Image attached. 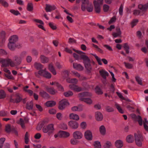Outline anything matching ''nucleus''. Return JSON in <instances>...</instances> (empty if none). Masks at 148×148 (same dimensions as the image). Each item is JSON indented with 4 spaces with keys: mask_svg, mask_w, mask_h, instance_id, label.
<instances>
[{
    "mask_svg": "<svg viewBox=\"0 0 148 148\" xmlns=\"http://www.w3.org/2000/svg\"><path fill=\"white\" fill-rule=\"evenodd\" d=\"M56 7L54 5H50L47 4L46 5L45 10L46 12H50L56 9Z\"/></svg>",
    "mask_w": 148,
    "mask_h": 148,
    "instance_id": "obj_12",
    "label": "nucleus"
},
{
    "mask_svg": "<svg viewBox=\"0 0 148 148\" xmlns=\"http://www.w3.org/2000/svg\"><path fill=\"white\" fill-rule=\"evenodd\" d=\"M73 136L74 139H79L82 138L83 134L80 132L76 131L73 133Z\"/></svg>",
    "mask_w": 148,
    "mask_h": 148,
    "instance_id": "obj_11",
    "label": "nucleus"
},
{
    "mask_svg": "<svg viewBox=\"0 0 148 148\" xmlns=\"http://www.w3.org/2000/svg\"><path fill=\"white\" fill-rule=\"evenodd\" d=\"M73 50L79 54L81 55L79 56L76 53H74L73 55L74 58L76 60L79 59L83 60L86 69L89 71H90L92 67L90 64V59L86 56L82 54H85V53L81 51L76 50L75 49H73Z\"/></svg>",
    "mask_w": 148,
    "mask_h": 148,
    "instance_id": "obj_1",
    "label": "nucleus"
},
{
    "mask_svg": "<svg viewBox=\"0 0 148 148\" xmlns=\"http://www.w3.org/2000/svg\"><path fill=\"white\" fill-rule=\"evenodd\" d=\"M94 4L96 12L98 13H99L100 12L101 10V5H97L96 3Z\"/></svg>",
    "mask_w": 148,
    "mask_h": 148,
    "instance_id": "obj_38",
    "label": "nucleus"
},
{
    "mask_svg": "<svg viewBox=\"0 0 148 148\" xmlns=\"http://www.w3.org/2000/svg\"><path fill=\"white\" fill-rule=\"evenodd\" d=\"M77 139H71V140L70 142L71 144L73 145H76L79 142L78 141L76 140Z\"/></svg>",
    "mask_w": 148,
    "mask_h": 148,
    "instance_id": "obj_61",
    "label": "nucleus"
},
{
    "mask_svg": "<svg viewBox=\"0 0 148 148\" xmlns=\"http://www.w3.org/2000/svg\"><path fill=\"white\" fill-rule=\"evenodd\" d=\"M8 114V112L4 111H0V116H6Z\"/></svg>",
    "mask_w": 148,
    "mask_h": 148,
    "instance_id": "obj_60",
    "label": "nucleus"
},
{
    "mask_svg": "<svg viewBox=\"0 0 148 148\" xmlns=\"http://www.w3.org/2000/svg\"><path fill=\"white\" fill-rule=\"evenodd\" d=\"M103 0H97V1L95 0L93 1L94 4H96L97 5H101L103 3Z\"/></svg>",
    "mask_w": 148,
    "mask_h": 148,
    "instance_id": "obj_48",
    "label": "nucleus"
},
{
    "mask_svg": "<svg viewBox=\"0 0 148 148\" xmlns=\"http://www.w3.org/2000/svg\"><path fill=\"white\" fill-rule=\"evenodd\" d=\"M115 106L119 112L122 114H123L124 113V112L118 104L116 103L115 105Z\"/></svg>",
    "mask_w": 148,
    "mask_h": 148,
    "instance_id": "obj_47",
    "label": "nucleus"
},
{
    "mask_svg": "<svg viewBox=\"0 0 148 148\" xmlns=\"http://www.w3.org/2000/svg\"><path fill=\"white\" fill-rule=\"evenodd\" d=\"M60 127L61 129L64 130H66L68 128L66 125L64 123H61L60 124Z\"/></svg>",
    "mask_w": 148,
    "mask_h": 148,
    "instance_id": "obj_58",
    "label": "nucleus"
},
{
    "mask_svg": "<svg viewBox=\"0 0 148 148\" xmlns=\"http://www.w3.org/2000/svg\"><path fill=\"white\" fill-rule=\"evenodd\" d=\"M45 88L47 91L51 95H54L57 92V91L53 87L46 86Z\"/></svg>",
    "mask_w": 148,
    "mask_h": 148,
    "instance_id": "obj_15",
    "label": "nucleus"
},
{
    "mask_svg": "<svg viewBox=\"0 0 148 148\" xmlns=\"http://www.w3.org/2000/svg\"><path fill=\"white\" fill-rule=\"evenodd\" d=\"M39 95L45 99H48L50 97L49 95L43 90L39 92Z\"/></svg>",
    "mask_w": 148,
    "mask_h": 148,
    "instance_id": "obj_20",
    "label": "nucleus"
},
{
    "mask_svg": "<svg viewBox=\"0 0 148 148\" xmlns=\"http://www.w3.org/2000/svg\"><path fill=\"white\" fill-rule=\"evenodd\" d=\"M49 69L53 74H56V71L53 66L51 64H50L49 65Z\"/></svg>",
    "mask_w": 148,
    "mask_h": 148,
    "instance_id": "obj_35",
    "label": "nucleus"
},
{
    "mask_svg": "<svg viewBox=\"0 0 148 148\" xmlns=\"http://www.w3.org/2000/svg\"><path fill=\"white\" fill-rule=\"evenodd\" d=\"M123 5L121 4L119 8V14L121 15L122 16L123 14Z\"/></svg>",
    "mask_w": 148,
    "mask_h": 148,
    "instance_id": "obj_62",
    "label": "nucleus"
},
{
    "mask_svg": "<svg viewBox=\"0 0 148 148\" xmlns=\"http://www.w3.org/2000/svg\"><path fill=\"white\" fill-rule=\"evenodd\" d=\"M133 14L135 15H140V16H142L144 14V12L141 13L140 10H135L133 11Z\"/></svg>",
    "mask_w": 148,
    "mask_h": 148,
    "instance_id": "obj_39",
    "label": "nucleus"
},
{
    "mask_svg": "<svg viewBox=\"0 0 148 148\" xmlns=\"http://www.w3.org/2000/svg\"><path fill=\"white\" fill-rule=\"evenodd\" d=\"M112 144L110 142L107 141L105 145H104V148H110Z\"/></svg>",
    "mask_w": 148,
    "mask_h": 148,
    "instance_id": "obj_57",
    "label": "nucleus"
},
{
    "mask_svg": "<svg viewBox=\"0 0 148 148\" xmlns=\"http://www.w3.org/2000/svg\"><path fill=\"white\" fill-rule=\"evenodd\" d=\"M99 131L101 134L103 135H105L106 134V130L104 126L103 125L99 127Z\"/></svg>",
    "mask_w": 148,
    "mask_h": 148,
    "instance_id": "obj_34",
    "label": "nucleus"
},
{
    "mask_svg": "<svg viewBox=\"0 0 148 148\" xmlns=\"http://www.w3.org/2000/svg\"><path fill=\"white\" fill-rule=\"evenodd\" d=\"M70 135L69 133L64 131H60L58 133V136L60 137L66 138Z\"/></svg>",
    "mask_w": 148,
    "mask_h": 148,
    "instance_id": "obj_16",
    "label": "nucleus"
},
{
    "mask_svg": "<svg viewBox=\"0 0 148 148\" xmlns=\"http://www.w3.org/2000/svg\"><path fill=\"white\" fill-rule=\"evenodd\" d=\"M80 0H76L77 3L79 2ZM82 4L81 6V9L83 11H84L86 9L87 11L89 12L92 11L93 9V6L91 3H90L88 0H82Z\"/></svg>",
    "mask_w": 148,
    "mask_h": 148,
    "instance_id": "obj_2",
    "label": "nucleus"
},
{
    "mask_svg": "<svg viewBox=\"0 0 148 148\" xmlns=\"http://www.w3.org/2000/svg\"><path fill=\"white\" fill-rule=\"evenodd\" d=\"M0 3L4 7H8L9 6L8 3L4 0H0Z\"/></svg>",
    "mask_w": 148,
    "mask_h": 148,
    "instance_id": "obj_40",
    "label": "nucleus"
},
{
    "mask_svg": "<svg viewBox=\"0 0 148 148\" xmlns=\"http://www.w3.org/2000/svg\"><path fill=\"white\" fill-rule=\"evenodd\" d=\"M138 9L142 11L143 13H144L148 8V3L144 5L140 4L138 5Z\"/></svg>",
    "mask_w": 148,
    "mask_h": 148,
    "instance_id": "obj_13",
    "label": "nucleus"
},
{
    "mask_svg": "<svg viewBox=\"0 0 148 148\" xmlns=\"http://www.w3.org/2000/svg\"><path fill=\"white\" fill-rule=\"evenodd\" d=\"M96 93L98 95H101L103 93L100 88L98 86H97L95 89Z\"/></svg>",
    "mask_w": 148,
    "mask_h": 148,
    "instance_id": "obj_37",
    "label": "nucleus"
},
{
    "mask_svg": "<svg viewBox=\"0 0 148 148\" xmlns=\"http://www.w3.org/2000/svg\"><path fill=\"white\" fill-rule=\"evenodd\" d=\"M15 60L16 64L18 65L20 64L21 62V59L20 57H16Z\"/></svg>",
    "mask_w": 148,
    "mask_h": 148,
    "instance_id": "obj_54",
    "label": "nucleus"
},
{
    "mask_svg": "<svg viewBox=\"0 0 148 148\" xmlns=\"http://www.w3.org/2000/svg\"><path fill=\"white\" fill-rule=\"evenodd\" d=\"M33 5L32 3H29L27 5V10L30 12L32 11L33 10Z\"/></svg>",
    "mask_w": 148,
    "mask_h": 148,
    "instance_id": "obj_42",
    "label": "nucleus"
},
{
    "mask_svg": "<svg viewBox=\"0 0 148 148\" xmlns=\"http://www.w3.org/2000/svg\"><path fill=\"white\" fill-rule=\"evenodd\" d=\"M10 12L15 15L17 16L18 15L20 14L19 12L17 10H10Z\"/></svg>",
    "mask_w": 148,
    "mask_h": 148,
    "instance_id": "obj_51",
    "label": "nucleus"
},
{
    "mask_svg": "<svg viewBox=\"0 0 148 148\" xmlns=\"http://www.w3.org/2000/svg\"><path fill=\"white\" fill-rule=\"evenodd\" d=\"M69 117L70 119L75 120L76 121L78 120L79 119V117L78 115L77 114L73 113L70 114L69 115Z\"/></svg>",
    "mask_w": 148,
    "mask_h": 148,
    "instance_id": "obj_30",
    "label": "nucleus"
},
{
    "mask_svg": "<svg viewBox=\"0 0 148 148\" xmlns=\"http://www.w3.org/2000/svg\"><path fill=\"white\" fill-rule=\"evenodd\" d=\"M6 96V94L4 91L2 90H0V99L4 98Z\"/></svg>",
    "mask_w": 148,
    "mask_h": 148,
    "instance_id": "obj_45",
    "label": "nucleus"
},
{
    "mask_svg": "<svg viewBox=\"0 0 148 148\" xmlns=\"http://www.w3.org/2000/svg\"><path fill=\"white\" fill-rule=\"evenodd\" d=\"M135 79L136 81L140 85H142V81L141 78H140L138 76H136L135 77Z\"/></svg>",
    "mask_w": 148,
    "mask_h": 148,
    "instance_id": "obj_55",
    "label": "nucleus"
},
{
    "mask_svg": "<svg viewBox=\"0 0 148 148\" xmlns=\"http://www.w3.org/2000/svg\"><path fill=\"white\" fill-rule=\"evenodd\" d=\"M69 105V103L68 100L66 99H64L59 101L58 108L59 110H62Z\"/></svg>",
    "mask_w": 148,
    "mask_h": 148,
    "instance_id": "obj_5",
    "label": "nucleus"
},
{
    "mask_svg": "<svg viewBox=\"0 0 148 148\" xmlns=\"http://www.w3.org/2000/svg\"><path fill=\"white\" fill-rule=\"evenodd\" d=\"M8 46L9 49L12 51L14 50L16 48L15 43L9 41Z\"/></svg>",
    "mask_w": 148,
    "mask_h": 148,
    "instance_id": "obj_27",
    "label": "nucleus"
},
{
    "mask_svg": "<svg viewBox=\"0 0 148 148\" xmlns=\"http://www.w3.org/2000/svg\"><path fill=\"white\" fill-rule=\"evenodd\" d=\"M77 77L79 78L80 80H85L87 79V78L84 76H81L80 75H76Z\"/></svg>",
    "mask_w": 148,
    "mask_h": 148,
    "instance_id": "obj_63",
    "label": "nucleus"
},
{
    "mask_svg": "<svg viewBox=\"0 0 148 148\" xmlns=\"http://www.w3.org/2000/svg\"><path fill=\"white\" fill-rule=\"evenodd\" d=\"M106 111L108 112H113L114 109L113 108L109 106H107L106 108Z\"/></svg>",
    "mask_w": 148,
    "mask_h": 148,
    "instance_id": "obj_50",
    "label": "nucleus"
},
{
    "mask_svg": "<svg viewBox=\"0 0 148 148\" xmlns=\"http://www.w3.org/2000/svg\"><path fill=\"white\" fill-rule=\"evenodd\" d=\"M84 136L86 139L88 140H92V133L89 130H87L85 132Z\"/></svg>",
    "mask_w": 148,
    "mask_h": 148,
    "instance_id": "obj_10",
    "label": "nucleus"
},
{
    "mask_svg": "<svg viewBox=\"0 0 148 148\" xmlns=\"http://www.w3.org/2000/svg\"><path fill=\"white\" fill-rule=\"evenodd\" d=\"M9 60V59H1L0 62L2 64V66L3 67L8 66Z\"/></svg>",
    "mask_w": 148,
    "mask_h": 148,
    "instance_id": "obj_22",
    "label": "nucleus"
},
{
    "mask_svg": "<svg viewBox=\"0 0 148 148\" xmlns=\"http://www.w3.org/2000/svg\"><path fill=\"white\" fill-rule=\"evenodd\" d=\"M33 102L32 101L29 102H27L26 104V108L29 110H32L33 109Z\"/></svg>",
    "mask_w": 148,
    "mask_h": 148,
    "instance_id": "obj_26",
    "label": "nucleus"
},
{
    "mask_svg": "<svg viewBox=\"0 0 148 148\" xmlns=\"http://www.w3.org/2000/svg\"><path fill=\"white\" fill-rule=\"evenodd\" d=\"M126 141L128 143H132L134 141L133 136L132 135H128L127 136Z\"/></svg>",
    "mask_w": 148,
    "mask_h": 148,
    "instance_id": "obj_29",
    "label": "nucleus"
},
{
    "mask_svg": "<svg viewBox=\"0 0 148 148\" xmlns=\"http://www.w3.org/2000/svg\"><path fill=\"white\" fill-rule=\"evenodd\" d=\"M78 95L80 98H84V97L90 96L92 95V94L91 93L85 92L79 93Z\"/></svg>",
    "mask_w": 148,
    "mask_h": 148,
    "instance_id": "obj_24",
    "label": "nucleus"
},
{
    "mask_svg": "<svg viewBox=\"0 0 148 148\" xmlns=\"http://www.w3.org/2000/svg\"><path fill=\"white\" fill-rule=\"evenodd\" d=\"M55 83L56 84L57 86L60 90L62 92H63L64 91V88L61 85V84H59V83L56 82H55Z\"/></svg>",
    "mask_w": 148,
    "mask_h": 148,
    "instance_id": "obj_44",
    "label": "nucleus"
},
{
    "mask_svg": "<svg viewBox=\"0 0 148 148\" xmlns=\"http://www.w3.org/2000/svg\"><path fill=\"white\" fill-rule=\"evenodd\" d=\"M33 20L35 23H38L40 24H36V25L38 28L45 31H46V29L44 27V23L42 20L37 19H34Z\"/></svg>",
    "mask_w": 148,
    "mask_h": 148,
    "instance_id": "obj_7",
    "label": "nucleus"
},
{
    "mask_svg": "<svg viewBox=\"0 0 148 148\" xmlns=\"http://www.w3.org/2000/svg\"><path fill=\"white\" fill-rule=\"evenodd\" d=\"M132 117L137 120V121L140 125H142L143 120L142 117L140 116L139 115L137 116L136 114H133L132 115Z\"/></svg>",
    "mask_w": 148,
    "mask_h": 148,
    "instance_id": "obj_18",
    "label": "nucleus"
},
{
    "mask_svg": "<svg viewBox=\"0 0 148 148\" xmlns=\"http://www.w3.org/2000/svg\"><path fill=\"white\" fill-rule=\"evenodd\" d=\"M56 104V102L54 101H49L46 103V105L48 107H51Z\"/></svg>",
    "mask_w": 148,
    "mask_h": 148,
    "instance_id": "obj_28",
    "label": "nucleus"
},
{
    "mask_svg": "<svg viewBox=\"0 0 148 148\" xmlns=\"http://www.w3.org/2000/svg\"><path fill=\"white\" fill-rule=\"evenodd\" d=\"M16 103H19L22 100V97L21 95L18 93H17L16 95Z\"/></svg>",
    "mask_w": 148,
    "mask_h": 148,
    "instance_id": "obj_33",
    "label": "nucleus"
},
{
    "mask_svg": "<svg viewBox=\"0 0 148 148\" xmlns=\"http://www.w3.org/2000/svg\"><path fill=\"white\" fill-rule=\"evenodd\" d=\"M136 145L138 147H141L142 146V142L144 141V139L142 134L139 132L135 133L134 134Z\"/></svg>",
    "mask_w": 148,
    "mask_h": 148,
    "instance_id": "obj_3",
    "label": "nucleus"
},
{
    "mask_svg": "<svg viewBox=\"0 0 148 148\" xmlns=\"http://www.w3.org/2000/svg\"><path fill=\"white\" fill-rule=\"evenodd\" d=\"M25 142L26 144H28L29 141V134L28 132H26L25 136Z\"/></svg>",
    "mask_w": 148,
    "mask_h": 148,
    "instance_id": "obj_46",
    "label": "nucleus"
},
{
    "mask_svg": "<svg viewBox=\"0 0 148 148\" xmlns=\"http://www.w3.org/2000/svg\"><path fill=\"white\" fill-rule=\"evenodd\" d=\"M49 58L43 55L40 56V60L41 62L43 63H47L49 61Z\"/></svg>",
    "mask_w": 148,
    "mask_h": 148,
    "instance_id": "obj_32",
    "label": "nucleus"
},
{
    "mask_svg": "<svg viewBox=\"0 0 148 148\" xmlns=\"http://www.w3.org/2000/svg\"><path fill=\"white\" fill-rule=\"evenodd\" d=\"M115 145L117 148H121L123 146V143L121 140H119L116 141Z\"/></svg>",
    "mask_w": 148,
    "mask_h": 148,
    "instance_id": "obj_25",
    "label": "nucleus"
},
{
    "mask_svg": "<svg viewBox=\"0 0 148 148\" xmlns=\"http://www.w3.org/2000/svg\"><path fill=\"white\" fill-rule=\"evenodd\" d=\"M68 125L69 127L73 129H76L78 127L79 124L78 123L75 121H70L68 123Z\"/></svg>",
    "mask_w": 148,
    "mask_h": 148,
    "instance_id": "obj_9",
    "label": "nucleus"
},
{
    "mask_svg": "<svg viewBox=\"0 0 148 148\" xmlns=\"http://www.w3.org/2000/svg\"><path fill=\"white\" fill-rule=\"evenodd\" d=\"M95 117L96 120L98 121H101L103 119V116L101 113L99 112H95Z\"/></svg>",
    "mask_w": 148,
    "mask_h": 148,
    "instance_id": "obj_19",
    "label": "nucleus"
},
{
    "mask_svg": "<svg viewBox=\"0 0 148 148\" xmlns=\"http://www.w3.org/2000/svg\"><path fill=\"white\" fill-rule=\"evenodd\" d=\"M18 40V37L16 35H14L11 36L10 37L9 39V41L15 43Z\"/></svg>",
    "mask_w": 148,
    "mask_h": 148,
    "instance_id": "obj_31",
    "label": "nucleus"
},
{
    "mask_svg": "<svg viewBox=\"0 0 148 148\" xmlns=\"http://www.w3.org/2000/svg\"><path fill=\"white\" fill-rule=\"evenodd\" d=\"M91 54L97 60L98 64L99 65H102L101 61H102L103 63L105 64H108V62L107 60L105 59H102L101 60L95 54Z\"/></svg>",
    "mask_w": 148,
    "mask_h": 148,
    "instance_id": "obj_8",
    "label": "nucleus"
},
{
    "mask_svg": "<svg viewBox=\"0 0 148 148\" xmlns=\"http://www.w3.org/2000/svg\"><path fill=\"white\" fill-rule=\"evenodd\" d=\"M79 100L81 101L84 102L89 105L92 104V100L89 98H79Z\"/></svg>",
    "mask_w": 148,
    "mask_h": 148,
    "instance_id": "obj_21",
    "label": "nucleus"
},
{
    "mask_svg": "<svg viewBox=\"0 0 148 148\" xmlns=\"http://www.w3.org/2000/svg\"><path fill=\"white\" fill-rule=\"evenodd\" d=\"M94 146L95 148H101L100 143L98 141H96L95 142Z\"/></svg>",
    "mask_w": 148,
    "mask_h": 148,
    "instance_id": "obj_52",
    "label": "nucleus"
},
{
    "mask_svg": "<svg viewBox=\"0 0 148 148\" xmlns=\"http://www.w3.org/2000/svg\"><path fill=\"white\" fill-rule=\"evenodd\" d=\"M34 67L37 70H40L38 74H50V73L46 71V69L44 70L41 69L43 68V65L39 63L36 62L35 63Z\"/></svg>",
    "mask_w": 148,
    "mask_h": 148,
    "instance_id": "obj_4",
    "label": "nucleus"
},
{
    "mask_svg": "<svg viewBox=\"0 0 148 148\" xmlns=\"http://www.w3.org/2000/svg\"><path fill=\"white\" fill-rule=\"evenodd\" d=\"M123 47L126 53H128L129 52V47L128 43H124L123 45Z\"/></svg>",
    "mask_w": 148,
    "mask_h": 148,
    "instance_id": "obj_41",
    "label": "nucleus"
},
{
    "mask_svg": "<svg viewBox=\"0 0 148 148\" xmlns=\"http://www.w3.org/2000/svg\"><path fill=\"white\" fill-rule=\"evenodd\" d=\"M73 66L75 69L79 71H82L84 69V67L81 64L76 63H73Z\"/></svg>",
    "mask_w": 148,
    "mask_h": 148,
    "instance_id": "obj_23",
    "label": "nucleus"
},
{
    "mask_svg": "<svg viewBox=\"0 0 148 148\" xmlns=\"http://www.w3.org/2000/svg\"><path fill=\"white\" fill-rule=\"evenodd\" d=\"M63 95L65 97H69L73 95V93L71 91L69 90L64 92Z\"/></svg>",
    "mask_w": 148,
    "mask_h": 148,
    "instance_id": "obj_36",
    "label": "nucleus"
},
{
    "mask_svg": "<svg viewBox=\"0 0 148 148\" xmlns=\"http://www.w3.org/2000/svg\"><path fill=\"white\" fill-rule=\"evenodd\" d=\"M69 87L70 89L75 91L79 92L82 90V88L81 87L75 85H69Z\"/></svg>",
    "mask_w": 148,
    "mask_h": 148,
    "instance_id": "obj_14",
    "label": "nucleus"
},
{
    "mask_svg": "<svg viewBox=\"0 0 148 148\" xmlns=\"http://www.w3.org/2000/svg\"><path fill=\"white\" fill-rule=\"evenodd\" d=\"M11 128L10 124H8L5 126V130L7 133H10L11 131Z\"/></svg>",
    "mask_w": 148,
    "mask_h": 148,
    "instance_id": "obj_43",
    "label": "nucleus"
},
{
    "mask_svg": "<svg viewBox=\"0 0 148 148\" xmlns=\"http://www.w3.org/2000/svg\"><path fill=\"white\" fill-rule=\"evenodd\" d=\"M54 130L53 124H49L46 127H44L42 129L43 132L45 133L48 132L49 135L52 133Z\"/></svg>",
    "mask_w": 148,
    "mask_h": 148,
    "instance_id": "obj_6",
    "label": "nucleus"
},
{
    "mask_svg": "<svg viewBox=\"0 0 148 148\" xmlns=\"http://www.w3.org/2000/svg\"><path fill=\"white\" fill-rule=\"evenodd\" d=\"M18 123V124H20L21 125L22 128H25V125H24V121L23 119L21 118L20 119V122Z\"/></svg>",
    "mask_w": 148,
    "mask_h": 148,
    "instance_id": "obj_59",
    "label": "nucleus"
},
{
    "mask_svg": "<svg viewBox=\"0 0 148 148\" xmlns=\"http://www.w3.org/2000/svg\"><path fill=\"white\" fill-rule=\"evenodd\" d=\"M109 8V6L108 5L104 4L103 6V10L105 12H107Z\"/></svg>",
    "mask_w": 148,
    "mask_h": 148,
    "instance_id": "obj_64",
    "label": "nucleus"
},
{
    "mask_svg": "<svg viewBox=\"0 0 148 148\" xmlns=\"http://www.w3.org/2000/svg\"><path fill=\"white\" fill-rule=\"evenodd\" d=\"M124 64L126 68L128 69H131L133 67V65L129 63L124 62Z\"/></svg>",
    "mask_w": 148,
    "mask_h": 148,
    "instance_id": "obj_56",
    "label": "nucleus"
},
{
    "mask_svg": "<svg viewBox=\"0 0 148 148\" xmlns=\"http://www.w3.org/2000/svg\"><path fill=\"white\" fill-rule=\"evenodd\" d=\"M138 22V20L137 19H134L133 20L131 23L132 27H133L136 25Z\"/></svg>",
    "mask_w": 148,
    "mask_h": 148,
    "instance_id": "obj_49",
    "label": "nucleus"
},
{
    "mask_svg": "<svg viewBox=\"0 0 148 148\" xmlns=\"http://www.w3.org/2000/svg\"><path fill=\"white\" fill-rule=\"evenodd\" d=\"M49 25L50 27L53 30H56L57 29V27L53 23H49Z\"/></svg>",
    "mask_w": 148,
    "mask_h": 148,
    "instance_id": "obj_53",
    "label": "nucleus"
},
{
    "mask_svg": "<svg viewBox=\"0 0 148 148\" xmlns=\"http://www.w3.org/2000/svg\"><path fill=\"white\" fill-rule=\"evenodd\" d=\"M116 32H113L112 35L114 38H116L120 36L121 34V32L120 28L116 29Z\"/></svg>",
    "mask_w": 148,
    "mask_h": 148,
    "instance_id": "obj_17",
    "label": "nucleus"
}]
</instances>
